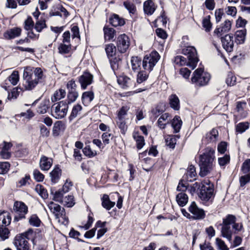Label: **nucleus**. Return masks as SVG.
<instances>
[{"instance_id":"f257e3e1","label":"nucleus","mask_w":250,"mask_h":250,"mask_svg":"<svg viewBox=\"0 0 250 250\" xmlns=\"http://www.w3.org/2000/svg\"><path fill=\"white\" fill-rule=\"evenodd\" d=\"M23 78L26 89L32 90L43 80L44 76L42 68L27 66L24 70Z\"/></svg>"},{"instance_id":"f03ea898","label":"nucleus","mask_w":250,"mask_h":250,"mask_svg":"<svg viewBox=\"0 0 250 250\" xmlns=\"http://www.w3.org/2000/svg\"><path fill=\"white\" fill-rule=\"evenodd\" d=\"M236 218L231 214H228L223 219L221 224V235L226 238L231 242L232 241V235L233 234H236L243 229L242 223L236 222Z\"/></svg>"},{"instance_id":"7ed1b4c3","label":"nucleus","mask_w":250,"mask_h":250,"mask_svg":"<svg viewBox=\"0 0 250 250\" xmlns=\"http://www.w3.org/2000/svg\"><path fill=\"white\" fill-rule=\"evenodd\" d=\"M182 53L187 56L188 61L182 56H177L174 58V63L180 66L186 65L192 69H194L199 61L196 49L193 46H187L182 49Z\"/></svg>"},{"instance_id":"20e7f679","label":"nucleus","mask_w":250,"mask_h":250,"mask_svg":"<svg viewBox=\"0 0 250 250\" xmlns=\"http://www.w3.org/2000/svg\"><path fill=\"white\" fill-rule=\"evenodd\" d=\"M214 149L208 147L204 153L200 155L199 166L200 168V175L202 177L207 175L212 169L213 162L215 158Z\"/></svg>"},{"instance_id":"39448f33","label":"nucleus","mask_w":250,"mask_h":250,"mask_svg":"<svg viewBox=\"0 0 250 250\" xmlns=\"http://www.w3.org/2000/svg\"><path fill=\"white\" fill-rule=\"evenodd\" d=\"M196 188H200L199 197L204 203H212L214 195L213 185L209 181H204L201 184L196 182L193 184L191 189L195 191Z\"/></svg>"},{"instance_id":"423d86ee","label":"nucleus","mask_w":250,"mask_h":250,"mask_svg":"<svg viewBox=\"0 0 250 250\" xmlns=\"http://www.w3.org/2000/svg\"><path fill=\"white\" fill-rule=\"evenodd\" d=\"M48 207L59 223L65 226L68 225V218L66 216L64 208L53 202H50L48 204Z\"/></svg>"},{"instance_id":"0eeeda50","label":"nucleus","mask_w":250,"mask_h":250,"mask_svg":"<svg viewBox=\"0 0 250 250\" xmlns=\"http://www.w3.org/2000/svg\"><path fill=\"white\" fill-rule=\"evenodd\" d=\"M210 78V74L204 72L202 68H198L194 71L191 77V82L196 86H202L206 85Z\"/></svg>"},{"instance_id":"6e6552de","label":"nucleus","mask_w":250,"mask_h":250,"mask_svg":"<svg viewBox=\"0 0 250 250\" xmlns=\"http://www.w3.org/2000/svg\"><path fill=\"white\" fill-rule=\"evenodd\" d=\"M68 109V103L66 101H62L55 103L52 106V115L56 119H62L66 116Z\"/></svg>"},{"instance_id":"1a4fd4ad","label":"nucleus","mask_w":250,"mask_h":250,"mask_svg":"<svg viewBox=\"0 0 250 250\" xmlns=\"http://www.w3.org/2000/svg\"><path fill=\"white\" fill-rule=\"evenodd\" d=\"M159 53L156 51H152L148 55H146L142 62V66L144 70L150 72L160 59Z\"/></svg>"},{"instance_id":"9d476101","label":"nucleus","mask_w":250,"mask_h":250,"mask_svg":"<svg viewBox=\"0 0 250 250\" xmlns=\"http://www.w3.org/2000/svg\"><path fill=\"white\" fill-rule=\"evenodd\" d=\"M13 209L17 213V215H15L14 221L17 222L19 220L24 218L25 214L28 212L27 207L21 202L17 201L15 202Z\"/></svg>"},{"instance_id":"9b49d317","label":"nucleus","mask_w":250,"mask_h":250,"mask_svg":"<svg viewBox=\"0 0 250 250\" xmlns=\"http://www.w3.org/2000/svg\"><path fill=\"white\" fill-rule=\"evenodd\" d=\"M130 45L128 37L123 34L118 36L117 40V47L119 52L124 53L126 51Z\"/></svg>"},{"instance_id":"f8f14e48","label":"nucleus","mask_w":250,"mask_h":250,"mask_svg":"<svg viewBox=\"0 0 250 250\" xmlns=\"http://www.w3.org/2000/svg\"><path fill=\"white\" fill-rule=\"evenodd\" d=\"M14 244L17 250H29L30 244L23 235L16 236L14 240Z\"/></svg>"},{"instance_id":"ddd939ff","label":"nucleus","mask_w":250,"mask_h":250,"mask_svg":"<svg viewBox=\"0 0 250 250\" xmlns=\"http://www.w3.org/2000/svg\"><path fill=\"white\" fill-rule=\"evenodd\" d=\"M189 211L193 215V218L197 220H202L205 217L204 210L199 208L194 202L191 203L188 208Z\"/></svg>"},{"instance_id":"4468645a","label":"nucleus","mask_w":250,"mask_h":250,"mask_svg":"<svg viewBox=\"0 0 250 250\" xmlns=\"http://www.w3.org/2000/svg\"><path fill=\"white\" fill-rule=\"evenodd\" d=\"M231 27V22L229 20H226L219 27H217L213 33L218 37L222 36L224 34L229 32Z\"/></svg>"},{"instance_id":"2eb2a0df","label":"nucleus","mask_w":250,"mask_h":250,"mask_svg":"<svg viewBox=\"0 0 250 250\" xmlns=\"http://www.w3.org/2000/svg\"><path fill=\"white\" fill-rule=\"evenodd\" d=\"M233 36L231 34H226L221 38V42L223 48L229 52L232 51L234 42Z\"/></svg>"},{"instance_id":"dca6fc26","label":"nucleus","mask_w":250,"mask_h":250,"mask_svg":"<svg viewBox=\"0 0 250 250\" xmlns=\"http://www.w3.org/2000/svg\"><path fill=\"white\" fill-rule=\"evenodd\" d=\"M93 76L90 73L85 72L81 75L79 79V83L81 84L83 89H85L88 85L91 84L93 82Z\"/></svg>"},{"instance_id":"f3484780","label":"nucleus","mask_w":250,"mask_h":250,"mask_svg":"<svg viewBox=\"0 0 250 250\" xmlns=\"http://www.w3.org/2000/svg\"><path fill=\"white\" fill-rule=\"evenodd\" d=\"M117 82L124 89H127L132 87L134 83L133 80L125 75L119 76Z\"/></svg>"},{"instance_id":"a211bd4d","label":"nucleus","mask_w":250,"mask_h":250,"mask_svg":"<svg viewBox=\"0 0 250 250\" xmlns=\"http://www.w3.org/2000/svg\"><path fill=\"white\" fill-rule=\"evenodd\" d=\"M21 32V29L20 27H13L7 30L4 33L3 36L5 39L11 40L19 37Z\"/></svg>"},{"instance_id":"6ab92c4d","label":"nucleus","mask_w":250,"mask_h":250,"mask_svg":"<svg viewBox=\"0 0 250 250\" xmlns=\"http://www.w3.org/2000/svg\"><path fill=\"white\" fill-rule=\"evenodd\" d=\"M53 164L51 158L45 156H42L40 160V167L43 171L48 170Z\"/></svg>"},{"instance_id":"aec40b11","label":"nucleus","mask_w":250,"mask_h":250,"mask_svg":"<svg viewBox=\"0 0 250 250\" xmlns=\"http://www.w3.org/2000/svg\"><path fill=\"white\" fill-rule=\"evenodd\" d=\"M157 6L152 0H147L144 2L143 8L145 14L151 15L153 14Z\"/></svg>"},{"instance_id":"412c9836","label":"nucleus","mask_w":250,"mask_h":250,"mask_svg":"<svg viewBox=\"0 0 250 250\" xmlns=\"http://www.w3.org/2000/svg\"><path fill=\"white\" fill-rule=\"evenodd\" d=\"M169 114L168 113H165L160 116L157 121L158 125L160 128H166V125L169 124Z\"/></svg>"},{"instance_id":"4be33fe9","label":"nucleus","mask_w":250,"mask_h":250,"mask_svg":"<svg viewBox=\"0 0 250 250\" xmlns=\"http://www.w3.org/2000/svg\"><path fill=\"white\" fill-rule=\"evenodd\" d=\"M170 106L175 110L180 109V100L175 94L171 95L168 98Z\"/></svg>"},{"instance_id":"5701e85b","label":"nucleus","mask_w":250,"mask_h":250,"mask_svg":"<svg viewBox=\"0 0 250 250\" xmlns=\"http://www.w3.org/2000/svg\"><path fill=\"white\" fill-rule=\"evenodd\" d=\"M94 95L92 91H86L83 93L82 100L84 105H87L94 99Z\"/></svg>"},{"instance_id":"b1692460","label":"nucleus","mask_w":250,"mask_h":250,"mask_svg":"<svg viewBox=\"0 0 250 250\" xmlns=\"http://www.w3.org/2000/svg\"><path fill=\"white\" fill-rule=\"evenodd\" d=\"M109 59L111 67L112 70L115 71L117 70L122 63V58L120 55L114 56Z\"/></svg>"},{"instance_id":"393cba45","label":"nucleus","mask_w":250,"mask_h":250,"mask_svg":"<svg viewBox=\"0 0 250 250\" xmlns=\"http://www.w3.org/2000/svg\"><path fill=\"white\" fill-rule=\"evenodd\" d=\"M103 30L105 40L111 41L115 38L116 31L113 28L104 26Z\"/></svg>"},{"instance_id":"a878e982","label":"nucleus","mask_w":250,"mask_h":250,"mask_svg":"<svg viewBox=\"0 0 250 250\" xmlns=\"http://www.w3.org/2000/svg\"><path fill=\"white\" fill-rule=\"evenodd\" d=\"M110 23L114 26H122L125 23L124 19L117 14H113L109 19Z\"/></svg>"},{"instance_id":"bb28decb","label":"nucleus","mask_w":250,"mask_h":250,"mask_svg":"<svg viewBox=\"0 0 250 250\" xmlns=\"http://www.w3.org/2000/svg\"><path fill=\"white\" fill-rule=\"evenodd\" d=\"M62 174V170L57 166H56L53 170L50 173L51 180L53 183L58 182Z\"/></svg>"},{"instance_id":"cd10ccee","label":"nucleus","mask_w":250,"mask_h":250,"mask_svg":"<svg viewBox=\"0 0 250 250\" xmlns=\"http://www.w3.org/2000/svg\"><path fill=\"white\" fill-rule=\"evenodd\" d=\"M102 201L103 207L107 210H110L115 205L114 202H112L110 200L109 196L107 194H104L102 198Z\"/></svg>"},{"instance_id":"c85d7f7f","label":"nucleus","mask_w":250,"mask_h":250,"mask_svg":"<svg viewBox=\"0 0 250 250\" xmlns=\"http://www.w3.org/2000/svg\"><path fill=\"white\" fill-rule=\"evenodd\" d=\"M246 35V29H243L237 30L235 34L236 42L237 44H242L244 42Z\"/></svg>"},{"instance_id":"c756f323","label":"nucleus","mask_w":250,"mask_h":250,"mask_svg":"<svg viewBox=\"0 0 250 250\" xmlns=\"http://www.w3.org/2000/svg\"><path fill=\"white\" fill-rule=\"evenodd\" d=\"M182 125V121L180 117L175 116L171 121V125L174 129V133L179 132Z\"/></svg>"},{"instance_id":"7c9ffc66","label":"nucleus","mask_w":250,"mask_h":250,"mask_svg":"<svg viewBox=\"0 0 250 250\" xmlns=\"http://www.w3.org/2000/svg\"><path fill=\"white\" fill-rule=\"evenodd\" d=\"M105 51L108 59L113 57L116 53V47L112 43L107 44L105 45Z\"/></svg>"},{"instance_id":"2f4dec72","label":"nucleus","mask_w":250,"mask_h":250,"mask_svg":"<svg viewBox=\"0 0 250 250\" xmlns=\"http://www.w3.org/2000/svg\"><path fill=\"white\" fill-rule=\"evenodd\" d=\"M50 106V102L49 100H44L42 101L37 108V112L39 114H45L48 109Z\"/></svg>"},{"instance_id":"473e14b6","label":"nucleus","mask_w":250,"mask_h":250,"mask_svg":"<svg viewBox=\"0 0 250 250\" xmlns=\"http://www.w3.org/2000/svg\"><path fill=\"white\" fill-rule=\"evenodd\" d=\"M176 201L180 206L184 207L188 202V196L185 192H180L176 196Z\"/></svg>"},{"instance_id":"72a5a7b5","label":"nucleus","mask_w":250,"mask_h":250,"mask_svg":"<svg viewBox=\"0 0 250 250\" xmlns=\"http://www.w3.org/2000/svg\"><path fill=\"white\" fill-rule=\"evenodd\" d=\"M149 72L146 70L138 72L136 78L137 83L140 84L146 81L148 79Z\"/></svg>"},{"instance_id":"f704fd0d","label":"nucleus","mask_w":250,"mask_h":250,"mask_svg":"<svg viewBox=\"0 0 250 250\" xmlns=\"http://www.w3.org/2000/svg\"><path fill=\"white\" fill-rule=\"evenodd\" d=\"M131 68L134 72L140 69V66L142 64L141 58L138 57H132L131 59Z\"/></svg>"},{"instance_id":"c9c22d12","label":"nucleus","mask_w":250,"mask_h":250,"mask_svg":"<svg viewBox=\"0 0 250 250\" xmlns=\"http://www.w3.org/2000/svg\"><path fill=\"white\" fill-rule=\"evenodd\" d=\"M66 92L65 90L62 88H60L54 92L53 96L51 97V101L52 102H55L60 100L61 99L64 98Z\"/></svg>"},{"instance_id":"e433bc0d","label":"nucleus","mask_w":250,"mask_h":250,"mask_svg":"<svg viewBox=\"0 0 250 250\" xmlns=\"http://www.w3.org/2000/svg\"><path fill=\"white\" fill-rule=\"evenodd\" d=\"M179 138L180 136L179 135L169 136L166 139L167 145L170 148H174L177 141Z\"/></svg>"},{"instance_id":"4c0bfd02","label":"nucleus","mask_w":250,"mask_h":250,"mask_svg":"<svg viewBox=\"0 0 250 250\" xmlns=\"http://www.w3.org/2000/svg\"><path fill=\"white\" fill-rule=\"evenodd\" d=\"M133 138L136 142L137 148L141 149L145 145V140L143 136L140 135L137 132L133 134Z\"/></svg>"},{"instance_id":"58836bf2","label":"nucleus","mask_w":250,"mask_h":250,"mask_svg":"<svg viewBox=\"0 0 250 250\" xmlns=\"http://www.w3.org/2000/svg\"><path fill=\"white\" fill-rule=\"evenodd\" d=\"M71 49V43L62 42L58 47L59 52L60 54H68Z\"/></svg>"},{"instance_id":"ea45409f","label":"nucleus","mask_w":250,"mask_h":250,"mask_svg":"<svg viewBox=\"0 0 250 250\" xmlns=\"http://www.w3.org/2000/svg\"><path fill=\"white\" fill-rule=\"evenodd\" d=\"M218 136V130L215 128L212 129L209 132L206 134V138L209 142H215Z\"/></svg>"},{"instance_id":"a19ab883","label":"nucleus","mask_w":250,"mask_h":250,"mask_svg":"<svg viewBox=\"0 0 250 250\" xmlns=\"http://www.w3.org/2000/svg\"><path fill=\"white\" fill-rule=\"evenodd\" d=\"M63 128V124L62 121L56 122L53 125L52 132L54 136H58L60 133L61 130Z\"/></svg>"},{"instance_id":"79ce46f5","label":"nucleus","mask_w":250,"mask_h":250,"mask_svg":"<svg viewBox=\"0 0 250 250\" xmlns=\"http://www.w3.org/2000/svg\"><path fill=\"white\" fill-rule=\"evenodd\" d=\"M82 110V106L80 104L74 105L72 108L71 114L69 117L70 121L75 118L79 113Z\"/></svg>"},{"instance_id":"37998d69","label":"nucleus","mask_w":250,"mask_h":250,"mask_svg":"<svg viewBox=\"0 0 250 250\" xmlns=\"http://www.w3.org/2000/svg\"><path fill=\"white\" fill-rule=\"evenodd\" d=\"M129 108L127 106H122L117 113V119L119 120L126 119V116Z\"/></svg>"},{"instance_id":"c03bdc74","label":"nucleus","mask_w":250,"mask_h":250,"mask_svg":"<svg viewBox=\"0 0 250 250\" xmlns=\"http://www.w3.org/2000/svg\"><path fill=\"white\" fill-rule=\"evenodd\" d=\"M63 202L62 204L66 206L67 207H72L75 204L74 197L72 195H68L63 197Z\"/></svg>"},{"instance_id":"a18cd8bd","label":"nucleus","mask_w":250,"mask_h":250,"mask_svg":"<svg viewBox=\"0 0 250 250\" xmlns=\"http://www.w3.org/2000/svg\"><path fill=\"white\" fill-rule=\"evenodd\" d=\"M29 223L31 226L38 227L40 226L41 221L36 214H33L29 219Z\"/></svg>"},{"instance_id":"49530a36","label":"nucleus","mask_w":250,"mask_h":250,"mask_svg":"<svg viewBox=\"0 0 250 250\" xmlns=\"http://www.w3.org/2000/svg\"><path fill=\"white\" fill-rule=\"evenodd\" d=\"M203 27L207 32H209L212 27V24L210 21V16H207L203 19L202 21Z\"/></svg>"},{"instance_id":"de8ad7c7","label":"nucleus","mask_w":250,"mask_h":250,"mask_svg":"<svg viewBox=\"0 0 250 250\" xmlns=\"http://www.w3.org/2000/svg\"><path fill=\"white\" fill-rule=\"evenodd\" d=\"M78 93L76 91H68L67 100L66 101L68 104L75 102L78 97Z\"/></svg>"},{"instance_id":"09e8293b","label":"nucleus","mask_w":250,"mask_h":250,"mask_svg":"<svg viewBox=\"0 0 250 250\" xmlns=\"http://www.w3.org/2000/svg\"><path fill=\"white\" fill-rule=\"evenodd\" d=\"M65 193L63 192V191L61 189H59V190L56 191L54 194H53V199L56 201L60 203H62L63 199V194Z\"/></svg>"},{"instance_id":"8fccbe9b","label":"nucleus","mask_w":250,"mask_h":250,"mask_svg":"<svg viewBox=\"0 0 250 250\" xmlns=\"http://www.w3.org/2000/svg\"><path fill=\"white\" fill-rule=\"evenodd\" d=\"M34 27L37 32H41L43 28L46 27L45 21L44 19H40V20H38L36 21Z\"/></svg>"},{"instance_id":"3c124183","label":"nucleus","mask_w":250,"mask_h":250,"mask_svg":"<svg viewBox=\"0 0 250 250\" xmlns=\"http://www.w3.org/2000/svg\"><path fill=\"white\" fill-rule=\"evenodd\" d=\"M19 73L18 71H14L9 76L8 80L9 82L14 85H16L19 81Z\"/></svg>"},{"instance_id":"603ef678","label":"nucleus","mask_w":250,"mask_h":250,"mask_svg":"<svg viewBox=\"0 0 250 250\" xmlns=\"http://www.w3.org/2000/svg\"><path fill=\"white\" fill-rule=\"evenodd\" d=\"M249 128V123L248 122L240 123L236 126V132L243 133Z\"/></svg>"},{"instance_id":"864d4df0","label":"nucleus","mask_w":250,"mask_h":250,"mask_svg":"<svg viewBox=\"0 0 250 250\" xmlns=\"http://www.w3.org/2000/svg\"><path fill=\"white\" fill-rule=\"evenodd\" d=\"M36 190L42 198L44 199L47 198L48 194L47 191L42 186L38 185L36 187Z\"/></svg>"},{"instance_id":"5fc2aeb1","label":"nucleus","mask_w":250,"mask_h":250,"mask_svg":"<svg viewBox=\"0 0 250 250\" xmlns=\"http://www.w3.org/2000/svg\"><path fill=\"white\" fill-rule=\"evenodd\" d=\"M124 5L130 13L134 14L136 11L135 5L130 2L125 1Z\"/></svg>"},{"instance_id":"6e6d98bb","label":"nucleus","mask_w":250,"mask_h":250,"mask_svg":"<svg viewBox=\"0 0 250 250\" xmlns=\"http://www.w3.org/2000/svg\"><path fill=\"white\" fill-rule=\"evenodd\" d=\"M10 165L8 162H5L0 163V174H3L8 172Z\"/></svg>"},{"instance_id":"4d7b16f0","label":"nucleus","mask_w":250,"mask_h":250,"mask_svg":"<svg viewBox=\"0 0 250 250\" xmlns=\"http://www.w3.org/2000/svg\"><path fill=\"white\" fill-rule=\"evenodd\" d=\"M117 125L121 129V132L122 133H124L125 130L127 128V125H126V122L125 119L123 120H119V119H117Z\"/></svg>"},{"instance_id":"13d9d810","label":"nucleus","mask_w":250,"mask_h":250,"mask_svg":"<svg viewBox=\"0 0 250 250\" xmlns=\"http://www.w3.org/2000/svg\"><path fill=\"white\" fill-rule=\"evenodd\" d=\"M113 137V135L111 133H109L108 132H104L102 135V139L103 142V143L106 145L108 144L110 142V140L112 139Z\"/></svg>"},{"instance_id":"bf43d9fd","label":"nucleus","mask_w":250,"mask_h":250,"mask_svg":"<svg viewBox=\"0 0 250 250\" xmlns=\"http://www.w3.org/2000/svg\"><path fill=\"white\" fill-rule=\"evenodd\" d=\"M10 232L9 229L6 228L0 227V237L2 240H5L9 237Z\"/></svg>"},{"instance_id":"052dcab7","label":"nucleus","mask_w":250,"mask_h":250,"mask_svg":"<svg viewBox=\"0 0 250 250\" xmlns=\"http://www.w3.org/2000/svg\"><path fill=\"white\" fill-rule=\"evenodd\" d=\"M34 26V22L31 17H28L24 21V28L26 30H32Z\"/></svg>"},{"instance_id":"680f3d73","label":"nucleus","mask_w":250,"mask_h":250,"mask_svg":"<svg viewBox=\"0 0 250 250\" xmlns=\"http://www.w3.org/2000/svg\"><path fill=\"white\" fill-rule=\"evenodd\" d=\"M241 170L244 173L250 171V159L246 160L242 164Z\"/></svg>"},{"instance_id":"e2e57ef3","label":"nucleus","mask_w":250,"mask_h":250,"mask_svg":"<svg viewBox=\"0 0 250 250\" xmlns=\"http://www.w3.org/2000/svg\"><path fill=\"white\" fill-rule=\"evenodd\" d=\"M216 243L218 249L220 250H229V248L222 239L217 238L216 239Z\"/></svg>"},{"instance_id":"0e129e2a","label":"nucleus","mask_w":250,"mask_h":250,"mask_svg":"<svg viewBox=\"0 0 250 250\" xmlns=\"http://www.w3.org/2000/svg\"><path fill=\"white\" fill-rule=\"evenodd\" d=\"M236 77L231 73H229L226 79V83L228 85L232 86L235 84Z\"/></svg>"},{"instance_id":"69168bd1","label":"nucleus","mask_w":250,"mask_h":250,"mask_svg":"<svg viewBox=\"0 0 250 250\" xmlns=\"http://www.w3.org/2000/svg\"><path fill=\"white\" fill-rule=\"evenodd\" d=\"M230 157L229 155H225L223 157L218 158V163L220 166H224L229 162Z\"/></svg>"},{"instance_id":"338daca9","label":"nucleus","mask_w":250,"mask_h":250,"mask_svg":"<svg viewBox=\"0 0 250 250\" xmlns=\"http://www.w3.org/2000/svg\"><path fill=\"white\" fill-rule=\"evenodd\" d=\"M34 179L38 182H42L43 180L44 176L38 169H35L33 172Z\"/></svg>"},{"instance_id":"774afa93","label":"nucleus","mask_w":250,"mask_h":250,"mask_svg":"<svg viewBox=\"0 0 250 250\" xmlns=\"http://www.w3.org/2000/svg\"><path fill=\"white\" fill-rule=\"evenodd\" d=\"M246 174L242 176L240 178V183L241 186H245L247 183L250 182V173H246Z\"/></svg>"}]
</instances>
